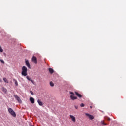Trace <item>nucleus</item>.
Instances as JSON below:
<instances>
[{"instance_id":"f257e3e1","label":"nucleus","mask_w":126,"mask_h":126,"mask_svg":"<svg viewBox=\"0 0 126 126\" xmlns=\"http://www.w3.org/2000/svg\"><path fill=\"white\" fill-rule=\"evenodd\" d=\"M22 75L23 76H27V68L25 66H23L22 68Z\"/></svg>"},{"instance_id":"f03ea898","label":"nucleus","mask_w":126,"mask_h":126,"mask_svg":"<svg viewBox=\"0 0 126 126\" xmlns=\"http://www.w3.org/2000/svg\"><path fill=\"white\" fill-rule=\"evenodd\" d=\"M8 111L9 114L11 115V116H12L13 117H16V114L15 113V112H14V111H13V109H12L11 108H9L8 109Z\"/></svg>"},{"instance_id":"7ed1b4c3","label":"nucleus","mask_w":126,"mask_h":126,"mask_svg":"<svg viewBox=\"0 0 126 126\" xmlns=\"http://www.w3.org/2000/svg\"><path fill=\"white\" fill-rule=\"evenodd\" d=\"M14 97L15 98L16 100H17V101H18V102L19 103H20L21 104V103H22V101L20 99V97H19V96H17V94L14 95Z\"/></svg>"},{"instance_id":"20e7f679","label":"nucleus","mask_w":126,"mask_h":126,"mask_svg":"<svg viewBox=\"0 0 126 126\" xmlns=\"http://www.w3.org/2000/svg\"><path fill=\"white\" fill-rule=\"evenodd\" d=\"M70 119L72 120V122H73V123H75L76 120L75 119V117H74V116L72 115H70Z\"/></svg>"},{"instance_id":"39448f33","label":"nucleus","mask_w":126,"mask_h":126,"mask_svg":"<svg viewBox=\"0 0 126 126\" xmlns=\"http://www.w3.org/2000/svg\"><path fill=\"white\" fill-rule=\"evenodd\" d=\"M85 115H86V116H87V117H89V118L90 120H93V119H94V116H93L88 113H86Z\"/></svg>"},{"instance_id":"423d86ee","label":"nucleus","mask_w":126,"mask_h":126,"mask_svg":"<svg viewBox=\"0 0 126 126\" xmlns=\"http://www.w3.org/2000/svg\"><path fill=\"white\" fill-rule=\"evenodd\" d=\"M25 63H26V65H27L28 66V68H29L30 69V68H31V66L30 65V64L29 63V61H28V60H26Z\"/></svg>"},{"instance_id":"0eeeda50","label":"nucleus","mask_w":126,"mask_h":126,"mask_svg":"<svg viewBox=\"0 0 126 126\" xmlns=\"http://www.w3.org/2000/svg\"><path fill=\"white\" fill-rule=\"evenodd\" d=\"M26 78H27V79H28V80H29V81H31L32 84H35V81L34 80L31 79V78L29 76H27L26 77Z\"/></svg>"},{"instance_id":"6e6552de","label":"nucleus","mask_w":126,"mask_h":126,"mask_svg":"<svg viewBox=\"0 0 126 126\" xmlns=\"http://www.w3.org/2000/svg\"><path fill=\"white\" fill-rule=\"evenodd\" d=\"M32 61L35 63H37V58L35 56H33L32 57Z\"/></svg>"},{"instance_id":"1a4fd4ad","label":"nucleus","mask_w":126,"mask_h":126,"mask_svg":"<svg viewBox=\"0 0 126 126\" xmlns=\"http://www.w3.org/2000/svg\"><path fill=\"white\" fill-rule=\"evenodd\" d=\"M75 94L79 98H82V95L78 93L77 92H75Z\"/></svg>"},{"instance_id":"9d476101","label":"nucleus","mask_w":126,"mask_h":126,"mask_svg":"<svg viewBox=\"0 0 126 126\" xmlns=\"http://www.w3.org/2000/svg\"><path fill=\"white\" fill-rule=\"evenodd\" d=\"M70 99H71V100H76V99H77V97L73 95H70Z\"/></svg>"},{"instance_id":"9b49d317","label":"nucleus","mask_w":126,"mask_h":126,"mask_svg":"<svg viewBox=\"0 0 126 126\" xmlns=\"http://www.w3.org/2000/svg\"><path fill=\"white\" fill-rule=\"evenodd\" d=\"M30 101L32 104H34V103H35V99H34V98L33 97H30Z\"/></svg>"},{"instance_id":"f8f14e48","label":"nucleus","mask_w":126,"mask_h":126,"mask_svg":"<svg viewBox=\"0 0 126 126\" xmlns=\"http://www.w3.org/2000/svg\"><path fill=\"white\" fill-rule=\"evenodd\" d=\"M2 91H3V92H4V93H5V94H7V90L6 89H5V88H2Z\"/></svg>"},{"instance_id":"ddd939ff","label":"nucleus","mask_w":126,"mask_h":126,"mask_svg":"<svg viewBox=\"0 0 126 126\" xmlns=\"http://www.w3.org/2000/svg\"><path fill=\"white\" fill-rule=\"evenodd\" d=\"M49 71L50 73H51V74L54 73V70L52 68H49Z\"/></svg>"},{"instance_id":"4468645a","label":"nucleus","mask_w":126,"mask_h":126,"mask_svg":"<svg viewBox=\"0 0 126 126\" xmlns=\"http://www.w3.org/2000/svg\"><path fill=\"white\" fill-rule=\"evenodd\" d=\"M37 103H38L39 106H43V102L41 101L40 100H37Z\"/></svg>"},{"instance_id":"2eb2a0df","label":"nucleus","mask_w":126,"mask_h":126,"mask_svg":"<svg viewBox=\"0 0 126 126\" xmlns=\"http://www.w3.org/2000/svg\"><path fill=\"white\" fill-rule=\"evenodd\" d=\"M13 81H14L15 85L16 86H18V82H17V80H16L15 79H13Z\"/></svg>"},{"instance_id":"dca6fc26","label":"nucleus","mask_w":126,"mask_h":126,"mask_svg":"<svg viewBox=\"0 0 126 126\" xmlns=\"http://www.w3.org/2000/svg\"><path fill=\"white\" fill-rule=\"evenodd\" d=\"M3 81L6 83H8V80H7V79H6V78H3Z\"/></svg>"},{"instance_id":"f3484780","label":"nucleus","mask_w":126,"mask_h":126,"mask_svg":"<svg viewBox=\"0 0 126 126\" xmlns=\"http://www.w3.org/2000/svg\"><path fill=\"white\" fill-rule=\"evenodd\" d=\"M50 86L53 87V86H54L55 85L54 84V83H53V82H50Z\"/></svg>"},{"instance_id":"a211bd4d","label":"nucleus","mask_w":126,"mask_h":126,"mask_svg":"<svg viewBox=\"0 0 126 126\" xmlns=\"http://www.w3.org/2000/svg\"><path fill=\"white\" fill-rule=\"evenodd\" d=\"M101 124L102 125H104V126H107V124L106 123H105L104 121H101Z\"/></svg>"},{"instance_id":"6ab92c4d","label":"nucleus","mask_w":126,"mask_h":126,"mask_svg":"<svg viewBox=\"0 0 126 126\" xmlns=\"http://www.w3.org/2000/svg\"><path fill=\"white\" fill-rule=\"evenodd\" d=\"M106 120H107V121H111V118H110L109 117H106Z\"/></svg>"},{"instance_id":"aec40b11","label":"nucleus","mask_w":126,"mask_h":126,"mask_svg":"<svg viewBox=\"0 0 126 126\" xmlns=\"http://www.w3.org/2000/svg\"><path fill=\"white\" fill-rule=\"evenodd\" d=\"M84 106H85V105L84 104H83V103H81V104H80V107H84Z\"/></svg>"},{"instance_id":"412c9836","label":"nucleus","mask_w":126,"mask_h":126,"mask_svg":"<svg viewBox=\"0 0 126 126\" xmlns=\"http://www.w3.org/2000/svg\"><path fill=\"white\" fill-rule=\"evenodd\" d=\"M0 62L1 63H4V61L3 60H0Z\"/></svg>"},{"instance_id":"4be33fe9","label":"nucleus","mask_w":126,"mask_h":126,"mask_svg":"<svg viewBox=\"0 0 126 126\" xmlns=\"http://www.w3.org/2000/svg\"><path fill=\"white\" fill-rule=\"evenodd\" d=\"M69 93H70V94H71L72 95H74V93H73V92H70Z\"/></svg>"},{"instance_id":"5701e85b","label":"nucleus","mask_w":126,"mask_h":126,"mask_svg":"<svg viewBox=\"0 0 126 126\" xmlns=\"http://www.w3.org/2000/svg\"><path fill=\"white\" fill-rule=\"evenodd\" d=\"M75 109H77L78 108V106L75 105Z\"/></svg>"},{"instance_id":"b1692460","label":"nucleus","mask_w":126,"mask_h":126,"mask_svg":"<svg viewBox=\"0 0 126 126\" xmlns=\"http://www.w3.org/2000/svg\"><path fill=\"white\" fill-rule=\"evenodd\" d=\"M31 94H32V95H33V94H34L32 93V91H31Z\"/></svg>"},{"instance_id":"393cba45","label":"nucleus","mask_w":126,"mask_h":126,"mask_svg":"<svg viewBox=\"0 0 126 126\" xmlns=\"http://www.w3.org/2000/svg\"><path fill=\"white\" fill-rule=\"evenodd\" d=\"M91 109H92V106H90Z\"/></svg>"},{"instance_id":"a878e982","label":"nucleus","mask_w":126,"mask_h":126,"mask_svg":"<svg viewBox=\"0 0 126 126\" xmlns=\"http://www.w3.org/2000/svg\"><path fill=\"white\" fill-rule=\"evenodd\" d=\"M31 126H34V125H31Z\"/></svg>"}]
</instances>
